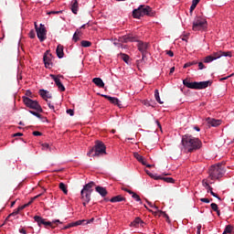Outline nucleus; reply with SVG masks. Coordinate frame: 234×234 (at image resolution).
I'll list each match as a JSON object with an SVG mask.
<instances>
[{"mask_svg": "<svg viewBox=\"0 0 234 234\" xmlns=\"http://www.w3.org/2000/svg\"><path fill=\"white\" fill-rule=\"evenodd\" d=\"M226 170L222 164L213 165L208 170V178L211 180H218L222 177Z\"/></svg>", "mask_w": 234, "mask_h": 234, "instance_id": "obj_2", "label": "nucleus"}, {"mask_svg": "<svg viewBox=\"0 0 234 234\" xmlns=\"http://www.w3.org/2000/svg\"><path fill=\"white\" fill-rule=\"evenodd\" d=\"M183 85L188 89L198 90V82H190L189 80H183Z\"/></svg>", "mask_w": 234, "mask_h": 234, "instance_id": "obj_13", "label": "nucleus"}, {"mask_svg": "<svg viewBox=\"0 0 234 234\" xmlns=\"http://www.w3.org/2000/svg\"><path fill=\"white\" fill-rule=\"evenodd\" d=\"M197 5H198V0H193L192 1V5H191L190 9H189L190 13H193L195 11Z\"/></svg>", "mask_w": 234, "mask_h": 234, "instance_id": "obj_31", "label": "nucleus"}, {"mask_svg": "<svg viewBox=\"0 0 234 234\" xmlns=\"http://www.w3.org/2000/svg\"><path fill=\"white\" fill-rule=\"evenodd\" d=\"M23 102L27 108L36 110L38 112H43L41 106L37 101H32V99L28 97H23Z\"/></svg>", "mask_w": 234, "mask_h": 234, "instance_id": "obj_6", "label": "nucleus"}, {"mask_svg": "<svg viewBox=\"0 0 234 234\" xmlns=\"http://www.w3.org/2000/svg\"><path fill=\"white\" fill-rule=\"evenodd\" d=\"M19 233L20 234H27V231L25 229H20Z\"/></svg>", "mask_w": 234, "mask_h": 234, "instance_id": "obj_61", "label": "nucleus"}, {"mask_svg": "<svg viewBox=\"0 0 234 234\" xmlns=\"http://www.w3.org/2000/svg\"><path fill=\"white\" fill-rule=\"evenodd\" d=\"M51 77L53 78L56 85L58 86V90L60 91H65L66 90V88L65 86H63L62 82L60 81L59 78L56 77L55 75H51Z\"/></svg>", "mask_w": 234, "mask_h": 234, "instance_id": "obj_15", "label": "nucleus"}, {"mask_svg": "<svg viewBox=\"0 0 234 234\" xmlns=\"http://www.w3.org/2000/svg\"><path fill=\"white\" fill-rule=\"evenodd\" d=\"M152 177H154L155 180H163L166 183H175V180L173 177H161V176H150Z\"/></svg>", "mask_w": 234, "mask_h": 234, "instance_id": "obj_20", "label": "nucleus"}, {"mask_svg": "<svg viewBox=\"0 0 234 234\" xmlns=\"http://www.w3.org/2000/svg\"><path fill=\"white\" fill-rule=\"evenodd\" d=\"M209 192H210V194H211L213 197H217L218 200H221V198H220L217 194H215V193L213 192V189H212V190L207 189V193H209Z\"/></svg>", "mask_w": 234, "mask_h": 234, "instance_id": "obj_51", "label": "nucleus"}, {"mask_svg": "<svg viewBox=\"0 0 234 234\" xmlns=\"http://www.w3.org/2000/svg\"><path fill=\"white\" fill-rule=\"evenodd\" d=\"M207 27V21L201 16H197L193 21L192 29L194 31L204 30Z\"/></svg>", "mask_w": 234, "mask_h": 234, "instance_id": "obj_5", "label": "nucleus"}, {"mask_svg": "<svg viewBox=\"0 0 234 234\" xmlns=\"http://www.w3.org/2000/svg\"><path fill=\"white\" fill-rule=\"evenodd\" d=\"M197 64H198V62L197 60H193V61H189V62L185 63L183 68L187 69V68H190V67L197 65Z\"/></svg>", "mask_w": 234, "mask_h": 234, "instance_id": "obj_30", "label": "nucleus"}, {"mask_svg": "<svg viewBox=\"0 0 234 234\" xmlns=\"http://www.w3.org/2000/svg\"><path fill=\"white\" fill-rule=\"evenodd\" d=\"M33 135L36 137L42 136V133L35 131V132H33Z\"/></svg>", "mask_w": 234, "mask_h": 234, "instance_id": "obj_54", "label": "nucleus"}, {"mask_svg": "<svg viewBox=\"0 0 234 234\" xmlns=\"http://www.w3.org/2000/svg\"><path fill=\"white\" fill-rule=\"evenodd\" d=\"M95 191L100 194L101 197H105L109 193L105 187L102 186H96Z\"/></svg>", "mask_w": 234, "mask_h": 234, "instance_id": "obj_18", "label": "nucleus"}, {"mask_svg": "<svg viewBox=\"0 0 234 234\" xmlns=\"http://www.w3.org/2000/svg\"><path fill=\"white\" fill-rule=\"evenodd\" d=\"M92 83H94L98 88L103 89L105 87V83L103 82V80L100 77L93 78Z\"/></svg>", "mask_w": 234, "mask_h": 234, "instance_id": "obj_16", "label": "nucleus"}, {"mask_svg": "<svg viewBox=\"0 0 234 234\" xmlns=\"http://www.w3.org/2000/svg\"><path fill=\"white\" fill-rule=\"evenodd\" d=\"M211 80H205L203 82H197V90H204L211 86Z\"/></svg>", "mask_w": 234, "mask_h": 234, "instance_id": "obj_19", "label": "nucleus"}, {"mask_svg": "<svg viewBox=\"0 0 234 234\" xmlns=\"http://www.w3.org/2000/svg\"><path fill=\"white\" fill-rule=\"evenodd\" d=\"M137 202H140L141 204H143L142 203V200H141V198H140V197L137 195V194H133V196H132Z\"/></svg>", "mask_w": 234, "mask_h": 234, "instance_id": "obj_46", "label": "nucleus"}, {"mask_svg": "<svg viewBox=\"0 0 234 234\" xmlns=\"http://www.w3.org/2000/svg\"><path fill=\"white\" fill-rule=\"evenodd\" d=\"M39 95L46 101H48V99H52V95L47 91V90H39Z\"/></svg>", "mask_w": 234, "mask_h": 234, "instance_id": "obj_21", "label": "nucleus"}, {"mask_svg": "<svg viewBox=\"0 0 234 234\" xmlns=\"http://www.w3.org/2000/svg\"><path fill=\"white\" fill-rule=\"evenodd\" d=\"M147 54L148 53H142L143 58L141 60H138V62H145L147 60Z\"/></svg>", "mask_w": 234, "mask_h": 234, "instance_id": "obj_45", "label": "nucleus"}, {"mask_svg": "<svg viewBox=\"0 0 234 234\" xmlns=\"http://www.w3.org/2000/svg\"><path fill=\"white\" fill-rule=\"evenodd\" d=\"M120 56H121L122 59L125 63H127V64H128V61H129V56H128V55H126V54H124V53H121V54H120Z\"/></svg>", "mask_w": 234, "mask_h": 234, "instance_id": "obj_37", "label": "nucleus"}, {"mask_svg": "<svg viewBox=\"0 0 234 234\" xmlns=\"http://www.w3.org/2000/svg\"><path fill=\"white\" fill-rule=\"evenodd\" d=\"M154 97H155V100L160 103V104H163L164 102L161 101L160 99V94H159V90H155L154 91Z\"/></svg>", "mask_w": 234, "mask_h": 234, "instance_id": "obj_35", "label": "nucleus"}, {"mask_svg": "<svg viewBox=\"0 0 234 234\" xmlns=\"http://www.w3.org/2000/svg\"><path fill=\"white\" fill-rule=\"evenodd\" d=\"M126 41L127 43H134L136 41L138 42V39L134 36L129 34V35H126Z\"/></svg>", "mask_w": 234, "mask_h": 234, "instance_id": "obj_28", "label": "nucleus"}, {"mask_svg": "<svg viewBox=\"0 0 234 234\" xmlns=\"http://www.w3.org/2000/svg\"><path fill=\"white\" fill-rule=\"evenodd\" d=\"M200 201H202L204 203H209L211 200L208 198H201Z\"/></svg>", "mask_w": 234, "mask_h": 234, "instance_id": "obj_60", "label": "nucleus"}, {"mask_svg": "<svg viewBox=\"0 0 234 234\" xmlns=\"http://www.w3.org/2000/svg\"><path fill=\"white\" fill-rule=\"evenodd\" d=\"M137 48H138V50L142 53V54H144V53H148V49L150 48V45L149 43L147 42H143V41H137Z\"/></svg>", "mask_w": 234, "mask_h": 234, "instance_id": "obj_10", "label": "nucleus"}, {"mask_svg": "<svg viewBox=\"0 0 234 234\" xmlns=\"http://www.w3.org/2000/svg\"><path fill=\"white\" fill-rule=\"evenodd\" d=\"M203 186H205L207 190H213V187L209 186L207 180L202 181Z\"/></svg>", "mask_w": 234, "mask_h": 234, "instance_id": "obj_38", "label": "nucleus"}, {"mask_svg": "<svg viewBox=\"0 0 234 234\" xmlns=\"http://www.w3.org/2000/svg\"><path fill=\"white\" fill-rule=\"evenodd\" d=\"M53 222V226H54V224H61V222L59 221V219H56V220H54V221H52Z\"/></svg>", "mask_w": 234, "mask_h": 234, "instance_id": "obj_64", "label": "nucleus"}, {"mask_svg": "<svg viewBox=\"0 0 234 234\" xmlns=\"http://www.w3.org/2000/svg\"><path fill=\"white\" fill-rule=\"evenodd\" d=\"M52 59H53L52 54L49 52V50H47L43 57V61L47 69H52L53 67Z\"/></svg>", "mask_w": 234, "mask_h": 234, "instance_id": "obj_8", "label": "nucleus"}, {"mask_svg": "<svg viewBox=\"0 0 234 234\" xmlns=\"http://www.w3.org/2000/svg\"><path fill=\"white\" fill-rule=\"evenodd\" d=\"M94 186H96V184H95L94 182H90V183L86 184V185L83 186L82 190H85V191L90 192V193L92 194V192H93V189H92V188H93Z\"/></svg>", "mask_w": 234, "mask_h": 234, "instance_id": "obj_23", "label": "nucleus"}, {"mask_svg": "<svg viewBox=\"0 0 234 234\" xmlns=\"http://www.w3.org/2000/svg\"><path fill=\"white\" fill-rule=\"evenodd\" d=\"M207 121L211 125V127H218V125L220 124L219 120H215V119L208 118Z\"/></svg>", "mask_w": 234, "mask_h": 234, "instance_id": "obj_26", "label": "nucleus"}, {"mask_svg": "<svg viewBox=\"0 0 234 234\" xmlns=\"http://www.w3.org/2000/svg\"><path fill=\"white\" fill-rule=\"evenodd\" d=\"M144 222L140 218H136L133 222H131L130 227L137 229L139 228V225L144 227Z\"/></svg>", "mask_w": 234, "mask_h": 234, "instance_id": "obj_17", "label": "nucleus"}, {"mask_svg": "<svg viewBox=\"0 0 234 234\" xmlns=\"http://www.w3.org/2000/svg\"><path fill=\"white\" fill-rule=\"evenodd\" d=\"M59 188L64 192L65 195H68V187L64 183L59 184Z\"/></svg>", "mask_w": 234, "mask_h": 234, "instance_id": "obj_33", "label": "nucleus"}, {"mask_svg": "<svg viewBox=\"0 0 234 234\" xmlns=\"http://www.w3.org/2000/svg\"><path fill=\"white\" fill-rule=\"evenodd\" d=\"M126 199L122 197V196H116V197H113L110 199V202L112 203H116V202H122V201H125Z\"/></svg>", "mask_w": 234, "mask_h": 234, "instance_id": "obj_27", "label": "nucleus"}, {"mask_svg": "<svg viewBox=\"0 0 234 234\" xmlns=\"http://www.w3.org/2000/svg\"><path fill=\"white\" fill-rule=\"evenodd\" d=\"M211 57L213 58L214 60H217V59L220 58L221 57L231 58V52L230 51H228V52L218 51V52L212 53Z\"/></svg>", "mask_w": 234, "mask_h": 234, "instance_id": "obj_11", "label": "nucleus"}, {"mask_svg": "<svg viewBox=\"0 0 234 234\" xmlns=\"http://www.w3.org/2000/svg\"><path fill=\"white\" fill-rule=\"evenodd\" d=\"M43 195V193L42 194H39V195H37V196H36L35 197H33L29 202H31V204L34 202V200H36L37 197H41Z\"/></svg>", "mask_w": 234, "mask_h": 234, "instance_id": "obj_57", "label": "nucleus"}, {"mask_svg": "<svg viewBox=\"0 0 234 234\" xmlns=\"http://www.w3.org/2000/svg\"><path fill=\"white\" fill-rule=\"evenodd\" d=\"M67 112H68L69 114H70L71 116L74 115V111L71 110V109L68 110Z\"/></svg>", "mask_w": 234, "mask_h": 234, "instance_id": "obj_62", "label": "nucleus"}, {"mask_svg": "<svg viewBox=\"0 0 234 234\" xmlns=\"http://www.w3.org/2000/svg\"><path fill=\"white\" fill-rule=\"evenodd\" d=\"M143 103H144V105H145L146 107H150V106L154 107V105L152 104L153 101H144Z\"/></svg>", "mask_w": 234, "mask_h": 234, "instance_id": "obj_47", "label": "nucleus"}, {"mask_svg": "<svg viewBox=\"0 0 234 234\" xmlns=\"http://www.w3.org/2000/svg\"><path fill=\"white\" fill-rule=\"evenodd\" d=\"M101 97L107 99L111 103L117 105L119 108H122V104L120 103V100L113 98V97H110L108 95H101Z\"/></svg>", "mask_w": 234, "mask_h": 234, "instance_id": "obj_14", "label": "nucleus"}, {"mask_svg": "<svg viewBox=\"0 0 234 234\" xmlns=\"http://www.w3.org/2000/svg\"><path fill=\"white\" fill-rule=\"evenodd\" d=\"M56 53H57V56L58 57V58H64V47L59 44L57 47Z\"/></svg>", "mask_w": 234, "mask_h": 234, "instance_id": "obj_24", "label": "nucleus"}, {"mask_svg": "<svg viewBox=\"0 0 234 234\" xmlns=\"http://www.w3.org/2000/svg\"><path fill=\"white\" fill-rule=\"evenodd\" d=\"M134 157L136 158V160H138V162H142L144 158L143 155L139 154L138 153H134Z\"/></svg>", "mask_w": 234, "mask_h": 234, "instance_id": "obj_40", "label": "nucleus"}, {"mask_svg": "<svg viewBox=\"0 0 234 234\" xmlns=\"http://www.w3.org/2000/svg\"><path fill=\"white\" fill-rule=\"evenodd\" d=\"M36 32L39 41L42 42L45 41V39H47V30L44 25L40 24L39 29H37Z\"/></svg>", "mask_w": 234, "mask_h": 234, "instance_id": "obj_9", "label": "nucleus"}, {"mask_svg": "<svg viewBox=\"0 0 234 234\" xmlns=\"http://www.w3.org/2000/svg\"><path fill=\"white\" fill-rule=\"evenodd\" d=\"M103 154H106V145L101 141H96L95 145L87 153L89 157H97Z\"/></svg>", "mask_w": 234, "mask_h": 234, "instance_id": "obj_3", "label": "nucleus"}, {"mask_svg": "<svg viewBox=\"0 0 234 234\" xmlns=\"http://www.w3.org/2000/svg\"><path fill=\"white\" fill-rule=\"evenodd\" d=\"M144 16H152V8L145 5H140L138 9H134L133 12V16L134 18H140Z\"/></svg>", "mask_w": 234, "mask_h": 234, "instance_id": "obj_4", "label": "nucleus"}, {"mask_svg": "<svg viewBox=\"0 0 234 234\" xmlns=\"http://www.w3.org/2000/svg\"><path fill=\"white\" fill-rule=\"evenodd\" d=\"M181 144L187 153H193L202 147V142L198 138L189 134L182 136Z\"/></svg>", "mask_w": 234, "mask_h": 234, "instance_id": "obj_1", "label": "nucleus"}, {"mask_svg": "<svg viewBox=\"0 0 234 234\" xmlns=\"http://www.w3.org/2000/svg\"><path fill=\"white\" fill-rule=\"evenodd\" d=\"M60 13H62L61 11H57V12H55V11H52V12H49L48 14L49 15H51V14H53V15H55V14H60Z\"/></svg>", "mask_w": 234, "mask_h": 234, "instance_id": "obj_63", "label": "nucleus"}, {"mask_svg": "<svg viewBox=\"0 0 234 234\" xmlns=\"http://www.w3.org/2000/svg\"><path fill=\"white\" fill-rule=\"evenodd\" d=\"M29 112L33 115H35L37 118H41L42 116L38 113V112L29 111Z\"/></svg>", "mask_w": 234, "mask_h": 234, "instance_id": "obj_50", "label": "nucleus"}, {"mask_svg": "<svg viewBox=\"0 0 234 234\" xmlns=\"http://www.w3.org/2000/svg\"><path fill=\"white\" fill-rule=\"evenodd\" d=\"M189 36H190V33H186V34H185V35H182V36H181L182 41H187Z\"/></svg>", "mask_w": 234, "mask_h": 234, "instance_id": "obj_43", "label": "nucleus"}, {"mask_svg": "<svg viewBox=\"0 0 234 234\" xmlns=\"http://www.w3.org/2000/svg\"><path fill=\"white\" fill-rule=\"evenodd\" d=\"M166 55L170 58H173L174 57V52L172 50H167L166 51Z\"/></svg>", "mask_w": 234, "mask_h": 234, "instance_id": "obj_55", "label": "nucleus"}, {"mask_svg": "<svg viewBox=\"0 0 234 234\" xmlns=\"http://www.w3.org/2000/svg\"><path fill=\"white\" fill-rule=\"evenodd\" d=\"M71 228H73L72 223L69 224L68 226H65V227L63 228V229H64V230H67V229H71Z\"/></svg>", "mask_w": 234, "mask_h": 234, "instance_id": "obj_58", "label": "nucleus"}, {"mask_svg": "<svg viewBox=\"0 0 234 234\" xmlns=\"http://www.w3.org/2000/svg\"><path fill=\"white\" fill-rule=\"evenodd\" d=\"M91 45H92V43H91L90 41H88V40H81V41H80V46H81L82 48H90Z\"/></svg>", "mask_w": 234, "mask_h": 234, "instance_id": "obj_29", "label": "nucleus"}, {"mask_svg": "<svg viewBox=\"0 0 234 234\" xmlns=\"http://www.w3.org/2000/svg\"><path fill=\"white\" fill-rule=\"evenodd\" d=\"M80 34V31L79 30L75 31V34H73V41H75V43H77V41H80V37H79Z\"/></svg>", "mask_w": 234, "mask_h": 234, "instance_id": "obj_36", "label": "nucleus"}, {"mask_svg": "<svg viewBox=\"0 0 234 234\" xmlns=\"http://www.w3.org/2000/svg\"><path fill=\"white\" fill-rule=\"evenodd\" d=\"M22 136H24V133H16L13 134V137H22Z\"/></svg>", "mask_w": 234, "mask_h": 234, "instance_id": "obj_56", "label": "nucleus"}, {"mask_svg": "<svg viewBox=\"0 0 234 234\" xmlns=\"http://www.w3.org/2000/svg\"><path fill=\"white\" fill-rule=\"evenodd\" d=\"M34 220H35V222H37L38 224V227H41V225H43V226H45V228L49 227L53 229L56 228V226L53 225V222L46 221L44 218H42L39 216H35Z\"/></svg>", "mask_w": 234, "mask_h": 234, "instance_id": "obj_7", "label": "nucleus"}, {"mask_svg": "<svg viewBox=\"0 0 234 234\" xmlns=\"http://www.w3.org/2000/svg\"><path fill=\"white\" fill-rule=\"evenodd\" d=\"M47 102H48V105L49 109H51V110H53V111H54V110H55L54 105H52V104H51V102H50V101H48Z\"/></svg>", "mask_w": 234, "mask_h": 234, "instance_id": "obj_59", "label": "nucleus"}, {"mask_svg": "<svg viewBox=\"0 0 234 234\" xmlns=\"http://www.w3.org/2000/svg\"><path fill=\"white\" fill-rule=\"evenodd\" d=\"M31 204H32V202H28L27 204L18 207L17 209H18V211H21V210L25 209L26 207H27L28 206H30Z\"/></svg>", "mask_w": 234, "mask_h": 234, "instance_id": "obj_42", "label": "nucleus"}, {"mask_svg": "<svg viewBox=\"0 0 234 234\" xmlns=\"http://www.w3.org/2000/svg\"><path fill=\"white\" fill-rule=\"evenodd\" d=\"M205 68H206V66L204 65L203 62H198V69H199V70H202V69H204Z\"/></svg>", "mask_w": 234, "mask_h": 234, "instance_id": "obj_53", "label": "nucleus"}, {"mask_svg": "<svg viewBox=\"0 0 234 234\" xmlns=\"http://www.w3.org/2000/svg\"><path fill=\"white\" fill-rule=\"evenodd\" d=\"M42 149L43 150H49V151H51V148H50L49 144H47V143L42 144Z\"/></svg>", "mask_w": 234, "mask_h": 234, "instance_id": "obj_44", "label": "nucleus"}, {"mask_svg": "<svg viewBox=\"0 0 234 234\" xmlns=\"http://www.w3.org/2000/svg\"><path fill=\"white\" fill-rule=\"evenodd\" d=\"M29 37L31 39H34L36 37V31H34V29L30 30Z\"/></svg>", "mask_w": 234, "mask_h": 234, "instance_id": "obj_49", "label": "nucleus"}, {"mask_svg": "<svg viewBox=\"0 0 234 234\" xmlns=\"http://www.w3.org/2000/svg\"><path fill=\"white\" fill-rule=\"evenodd\" d=\"M148 205L151 207H154L157 209L156 213L159 214V217H161V215H163V217H165L166 218H169V217L167 216V214L162 210H158V207L156 206H154L151 202L147 201Z\"/></svg>", "mask_w": 234, "mask_h": 234, "instance_id": "obj_25", "label": "nucleus"}, {"mask_svg": "<svg viewBox=\"0 0 234 234\" xmlns=\"http://www.w3.org/2000/svg\"><path fill=\"white\" fill-rule=\"evenodd\" d=\"M204 63L209 64L214 61V58L211 57V55L205 57L203 59Z\"/></svg>", "mask_w": 234, "mask_h": 234, "instance_id": "obj_34", "label": "nucleus"}, {"mask_svg": "<svg viewBox=\"0 0 234 234\" xmlns=\"http://www.w3.org/2000/svg\"><path fill=\"white\" fill-rule=\"evenodd\" d=\"M91 194L89 191L81 189L80 191V199L85 202H90L91 200Z\"/></svg>", "mask_w": 234, "mask_h": 234, "instance_id": "obj_12", "label": "nucleus"}, {"mask_svg": "<svg viewBox=\"0 0 234 234\" xmlns=\"http://www.w3.org/2000/svg\"><path fill=\"white\" fill-rule=\"evenodd\" d=\"M232 230H233V227L231 225H228L226 228H225V231L227 234H231L232 233Z\"/></svg>", "mask_w": 234, "mask_h": 234, "instance_id": "obj_39", "label": "nucleus"}, {"mask_svg": "<svg viewBox=\"0 0 234 234\" xmlns=\"http://www.w3.org/2000/svg\"><path fill=\"white\" fill-rule=\"evenodd\" d=\"M119 41H121V43H127V37H126V35L121 37L119 38Z\"/></svg>", "mask_w": 234, "mask_h": 234, "instance_id": "obj_48", "label": "nucleus"}, {"mask_svg": "<svg viewBox=\"0 0 234 234\" xmlns=\"http://www.w3.org/2000/svg\"><path fill=\"white\" fill-rule=\"evenodd\" d=\"M210 207H211V208H212L214 211H218V205L215 204V203H212V204L210 205Z\"/></svg>", "mask_w": 234, "mask_h": 234, "instance_id": "obj_52", "label": "nucleus"}, {"mask_svg": "<svg viewBox=\"0 0 234 234\" xmlns=\"http://www.w3.org/2000/svg\"><path fill=\"white\" fill-rule=\"evenodd\" d=\"M86 220L84 219H81V220H77L75 222H72L71 225L72 227H79V226H81V224H85Z\"/></svg>", "mask_w": 234, "mask_h": 234, "instance_id": "obj_32", "label": "nucleus"}, {"mask_svg": "<svg viewBox=\"0 0 234 234\" xmlns=\"http://www.w3.org/2000/svg\"><path fill=\"white\" fill-rule=\"evenodd\" d=\"M71 12H73V14L77 15L78 11H79V3L78 0H71Z\"/></svg>", "mask_w": 234, "mask_h": 234, "instance_id": "obj_22", "label": "nucleus"}, {"mask_svg": "<svg viewBox=\"0 0 234 234\" xmlns=\"http://www.w3.org/2000/svg\"><path fill=\"white\" fill-rule=\"evenodd\" d=\"M19 209L18 208H16L9 216H8V218H10V217H16V215L19 214Z\"/></svg>", "mask_w": 234, "mask_h": 234, "instance_id": "obj_41", "label": "nucleus"}]
</instances>
